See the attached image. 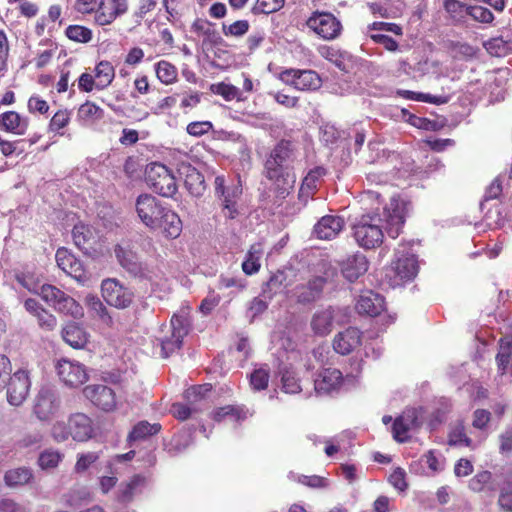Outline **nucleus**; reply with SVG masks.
<instances>
[{
	"instance_id": "21",
	"label": "nucleus",
	"mask_w": 512,
	"mask_h": 512,
	"mask_svg": "<svg viewBox=\"0 0 512 512\" xmlns=\"http://www.w3.org/2000/svg\"><path fill=\"white\" fill-rule=\"evenodd\" d=\"M127 0H103L100 10H97L95 20L99 25H108L118 16L127 12Z\"/></svg>"
},
{
	"instance_id": "53",
	"label": "nucleus",
	"mask_w": 512,
	"mask_h": 512,
	"mask_svg": "<svg viewBox=\"0 0 512 512\" xmlns=\"http://www.w3.org/2000/svg\"><path fill=\"white\" fill-rule=\"evenodd\" d=\"M284 5V0H257L255 10L263 14H270L280 10Z\"/></svg>"
},
{
	"instance_id": "59",
	"label": "nucleus",
	"mask_w": 512,
	"mask_h": 512,
	"mask_svg": "<svg viewBox=\"0 0 512 512\" xmlns=\"http://www.w3.org/2000/svg\"><path fill=\"white\" fill-rule=\"evenodd\" d=\"M103 0H77L75 9L82 14H89L100 10Z\"/></svg>"
},
{
	"instance_id": "6",
	"label": "nucleus",
	"mask_w": 512,
	"mask_h": 512,
	"mask_svg": "<svg viewBox=\"0 0 512 512\" xmlns=\"http://www.w3.org/2000/svg\"><path fill=\"white\" fill-rule=\"evenodd\" d=\"M189 332V321L184 314H174L170 321V336L159 339L162 356L167 358L170 354L179 350L183 339Z\"/></svg>"
},
{
	"instance_id": "5",
	"label": "nucleus",
	"mask_w": 512,
	"mask_h": 512,
	"mask_svg": "<svg viewBox=\"0 0 512 512\" xmlns=\"http://www.w3.org/2000/svg\"><path fill=\"white\" fill-rule=\"evenodd\" d=\"M39 295L60 313L71 315L75 318L82 315V307L71 296L56 286L50 284L42 285Z\"/></svg>"
},
{
	"instance_id": "43",
	"label": "nucleus",
	"mask_w": 512,
	"mask_h": 512,
	"mask_svg": "<svg viewBox=\"0 0 512 512\" xmlns=\"http://www.w3.org/2000/svg\"><path fill=\"white\" fill-rule=\"evenodd\" d=\"M212 390V385L205 383L203 385H196L188 388L184 397L190 404H195L206 398L207 394Z\"/></svg>"
},
{
	"instance_id": "37",
	"label": "nucleus",
	"mask_w": 512,
	"mask_h": 512,
	"mask_svg": "<svg viewBox=\"0 0 512 512\" xmlns=\"http://www.w3.org/2000/svg\"><path fill=\"white\" fill-rule=\"evenodd\" d=\"M157 78L164 84H172L177 79V68L168 61L161 60L155 65Z\"/></svg>"
},
{
	"instance_id": "13",
	"label": "nucleus",
	"mask_w": 512,
	"mask_h": 512,
	"mask_svg": "<svg viewBox=\"0 0 512 512\" xmlns=\"http://www.w3.org/2000/svg\"><path fill=\"white\" fill-rule=\"evenodd\" d=\"M59 407V396L50 388H42L36 396L33 412L40 421H50Z\"/></svg>"
},
{
	"instance_id": "15",
	"label": "nucleus",
	"mask_w": 512,
	"mask_h": 512,
	"mask_svg": "<svg viewBox=\"0 0 512 512\" xmlns=\"http://www.w3.org/2000/svg\"><path fill=\"white\" fill-rule=\"evenodd\" d=\"M55 259L58 267L67 275L80 283L88 280L86 270L82 262L77 259L67 248L61 247L56 251Z\"/></svg>"
},
{
	"instance_id": "20",
	"label": "nucleus",
	"mask_w": 512,
	"mask_h": 512,
	"mask_svg": "<svg viewBox=\"0 0 512 512\" xmlns=\"http://www.w3.org/2000/svg\"><path fill=\"white\" fill-rule=\"evenodd\" d=\"M362 334L355 327H349L337 333L333 339L334 350L341 355H348L361 345Z\"/></svg>"
},
{
	"instance_id": "28",
	"label": "nucleus",
	"mask_w": 512,
	"mask_h": 512,
	"mask_svg": "<svg viewBox=\"0 0 512 512\" xmlns=\"http://www.w3.org/2000/svg\"><path fill=\"white\" fill-rule=\"evenodd\" d=\"M29 126V119L21 117L16 111L0 114V129L15 135H24Z\"/></svg>"
},
{
	"instance_id": "1",
	"label": "nucleus",
	"mask_w": 512,
	"mask_h": 512,
	"mask_svg": "<svg viewBox=\"0 0 512 512\" xmlns=\"http://www.w3.org/2000/svg\"><path fill=\"white\" fill-rule=\"evenodd\" d=\"M383 218L377 215H363L354 224V237L357 243L365 248L372 249L383 241V225L387 234L395 239L399 236L405 222L404 207L396 199H391L390 204L384 208Z\"/></svg>"
},
{
	"instance_id": "51",
	"label": "nucleus",
	"mask_w": 512,
	"mask_h": 512,
	"mask_svg": "<svg viewBox=\"0 0 512 512\" xmlns=\"http://www.w3.org/2000/svg\"><path fill=\"white\" fill-rule=\"evenodd\" d=\"M61 460V454L58 451H44L40 454L39 465L43 469L54 468L58 465Z\"/></svg>"
},
{
	"instance_id": "16",
	"label": "nucleus",
	"mask_w": 512,
	"mask_h": 512,
	"mask_svg": "<svg viewBox=\"0 0 512 512\" xmlns=\"http://www.w3.org/2000/svg\"><path fill=\"white\" fill-rule=\"evenodd\" d=\"M56 369L61 381L69 387H78L88 379L85 367L79 362L62 359Z\"/></svg>"
},
{
	"instance_id": "34",
	"label": "nucleus",
	"mask_w": 512,
	"mask_h": 512,
	"mask_svg": "<svg viewBox=\"0 0 512 512\" xmlns=\"http://www.w3.org/2000/svg\"><path fill=\"white\" fill-rule=\"evenodd\" d=\"M63 339L73 348H82L87 342L85 333L76 325H68L64 328Z\"/></svg>"
},
{
	"instance_id": "55",
	"label": "nucleus",
	"mask_w": 512,
	"mask_h": 512,
	"mask_svg": "<svg viewBox=\"0 0 512 512\" xmlns=\"http://www.w3.org/2000/svg\"><path fill=\"white\" fill-rule=\"evenodd\" d=\"M213 420L216 422H220L226 417H231L235 420L240 418V410L234 406L227 405L224 407H220L213 412Z\"/></svg>"
},
{
	"instance_id": "58",
	"label": "nucleus",
	"mask_w": 512,
	"mask_h": 512,
	"mask_svg": "<svg viewBox=\"0 0 512 512\" xmlns=\"http://www.w3.org/2000/svg\"><path fill=\"white\" fill-rule=\"evenodd\" d=\"M213 125L209 121H197V122H191L187 126V132L188 134L192 136H202L206 133H208L210 130H212Z\"/></svg>"
},
{
	"instance_id": "24",
	"label": "nucleus",
	"mask_w": 512,
	"mask_h": 512,
	"mask_svg": "<svg viewBox=\"0 0 512 512\" xmlns=\"http://www.w3.org/2000/svg\"><path fill=\"white\" fill-rule=\"evenodd\" d=\"M359 314L375 317L384 309V298L371 290L363 292L355 306Z\"/></svg>"
},
{
	"instance_id": "30",
	"label": "nucleus",
	"mask_w": 512,
	"mask_h": 512,
	"mask_svg": "<svg viewBox=\"0 0 512 512\" xmlns=\"http://www.w3.org/2000/svg\"><path fill=\"white\" fill-rule=\"evenodd\" d=\"M77 117L83 125H93L104 117V111L95 103L87 101L79 107Z\"/></svg>"
},
{
	"instance_id": "45",
	"label": "nucleus",
	"mask_w": 512,
	"mask_h": 512,
	"mask_svg": "<svg viewBox=\"0 0 512 512\" xmlns=\"http://www.w3.org/2000/svg\"><path fill=\"white\" fill-rule=\"evenodd\" d=\"M85 304L88 310L93 313L95 316L104 319L108 316L107 308L104 306L100 298L96 295L88 294L85 297Z\"/></svg>"
},
{
	"instance_id": "35",
	"label": "nucleus",
	"mask_w": 512,
	"mask_h": 512,
	"mask_svg": "<svg viewBox=\"0 0 512 512\" xmlns=\"http://www.w3.org/2000/svg\"><path fill=\"white\" fill-rule=\"evenodd\" d=\"M321 86L319 75L313 70H299L297 89L298 90H316Z\"/></svg>"
},
{
	"instance_id": "12",
	"label": "nucleus",
	"mask_w": 512,
	"mask_h": 512,
	"mask_svg": "<svg viewBox=\"0 0 512 512\" xmlns=\"http://www.w3.org/2000/svg\"><path fill=\"white\" fill-rule=\"evenodd\" d=\"M114 254L119 265L134 277L144 276L143 264L139 261L138 255L132 250L129 240H122L114 246Z\"/></svg>"
},
{
	"instance_id": "8",
	"label": "nucleus",
	"mask_w": 512,
	"mask_h": 512,
	"mask_svg": "<svg viewBox=\"0 0 512 512\" xmlns=\"http://www.w3.org/2000/svg\"><path fill=\"white\" fill-rule=\"evenodd\" d=\"M102 297L107 304L118 309H125L131 305L134 293L122 285L115 278H107L101 283Z\"/></svg>"
},
{
	"instance_id": "3",
	"label": "nucleus",
	"mask_w": 512,
	"mask_h": 512,
	"mask_svg": "<svg viewBox=\"0 0 512 512\" xmlns=\"http://www.w3.org/2000/svg\"><path fill=\"white\" fill-rule=\"evenodd\" d=\"M297 156V144L291 140L282 139L271 150L265 161V176L279 186L282 183L280 188L282 195L288 193V188L293 186L294 176L291 171Z\"/></svg>"
},
{
	"instance_id": "7",
	"label": "nucleus",
	"mask_w": 512,
	"mask_h": 512,
	"mask_svg": "<svg viewBox=\"0 0 512 512\" xmlns=\"http://www.w3.org/2000/svg\"><path fill=\"white\" fill-rule=\"evenodd\" d=\"M307 27L324 40L337 38L342 30L340 21L331 13L315 11L306 21Z\"/></svg>"
},
{
	"instance_id": "17",
	"label": "nucleus",
	"mask_w": 512,
	"mask_h": 512,
	"mask_svg": "<svg viewBox=\"0 0 512 512\" xmlns=\"http://www.w3.org/2000/svg\"><path fill=\"white\" fill-rule=\"evenodd\" d=\"M422 422L416 409H407L394 420L392 433L393 438L400 443L408 441L409 431L417 429Z\"/></svg>"
},
{
	"instance_id": "60",
	"label": "nucleus",
	"mask_w": 512,
	"mask_h": 512,
	"mask_svg": "<svg viewBox=\"0 0 512 512\" xmlns=\"http://www.w3.org/2000/svg\"><path fill=\"white\" fill-rule=\"evenodd\" d=\"M298 481L301 484L306 485L311 488H325L328 486L327 479L324 477H321V476H317V475H312V476L301 475V476H299Z\"/></svg>"
},
{
	"instance_id": "57",
	"label": "nucleus",
	"mask_w": 512,
	"mask_h": 512,
	"mask_svg": "<svg viewBox=\"0 0 512 512\" xmlns=\"http://www.w3.org/2000/svg\"><path fill=\"white\" fill-rule=\"evenodd\" d=\"M471 439L467 437L464 427L460 426L455 428L450 434H449V444L450 445H459V446H467L469 447L471 445Z\"/></svg>"
},
{
	"instance_id": "25",
	"label": "nucleus",
	"mask_w": 512,
	"mask_h": 512,
	"mask_svg": "<svg viewBox=\"0 0 512 512\" xmlns=\"http://www.w3.org/2000/svg\"><path fill=\"white\" fill-rule=\"evenodd\" d=\"M71 437L75 441H87L93 436L92 420L83 413H75L69 417Z\"/></svg>"
},
{
	"instance_id": "42",
	"label": "nucleus",
	"mask_w": 512,
	"mask_h": 512,
	"mask_svg": "<svg viewBox=\"0 0 512 512\" xmlns=\"http://www.w3.org/2000/svg\"><path fill=\"white\" fill-rule=\"evenodd\" d=\"M65 34L70 40L79 43H88L92 39V31L81 25L68 26Z\"/></svg>"
},
{
	"instance_id": "9",
	"label": "nucleus",
	"mask_w": 512,
	"mask_h": 512,
	"mask_svg": "<svg viewBox=\"0 0 512 512\" xmlns=\"http://www.w3.org/2000/svg\"><path fill=\"white\" fill-rule=\"evenodd\" d=\"M346 315L341 309H335L332 307L316 311L310 322V327L313 333L317 336L328 335L333 328V324H343L345 322Z\"/></svg>"
},
{
	"instance_id": "62",
	"label": "nucleus",
	"mask_w": 512,
	"mask_h": 512,
	"mask_svg": "<svg viewBox=\"0 0 512 512\" xmlns=\"http://www.w3.org/2000/svg\"><path fill=\"white\" fill-rule=\"evenodd\" d=\"M265 32L262 30H257L251 33L246 39V46L248 48L249 53H253L257 48H259L265 40Z\"/></svg>"
},
{
	"instance_id": "54",
	"label": "nucleus",
	"mask_w": 512,
	"mask_h": 512,
	"mask_svg": "<svg viewBox=\"0 0 512 512\" xmlns=\"http://www.w3.org/2000/svg\"><path fill=\"white\" fill-rule=\"evenodd\" d=\"M70 121V115L66 110H59L54 114L49 123V129L53 132L59 131L68 125Z\"/></svg>"
},
{
	"instance_id": "44",
	"label": "nucleus",
	"mask_w": 512,
	"mask_h": 512,
	"mask_svg": "<svg viewBox=\"0 0 512 512\" xmlns=\"http://www.w3.org/2000/svg\"><path fill=\"white\" fill-rule=\"evenodd\" d=\"M15 279L19 285H21L23 288L27 289L29 292L39 294L40 292V285L38 279L29 272H21L17 273L15 276Z\"/></svg>"
},
{
	"instance_id": "32",
	"label": "nucleus",
	"mask_w": 512,
	"mask_h": 512,
	"mask_svg": "<svg viewBox=\"0 0 512 512\" xmlns=\"http://www.w3.org/2000/svg\"><path fill=\"white\" fill-rule=\"evenodd\" d=\"M326 174V170L323 167H315L311 169L305 176L300 188V196L306 195L307 197L313 193L317 188L318 181Z\"/></svg>"
},
{
	"instance_id": "56",
	"label": "nucleus",
	"mask_w": 512,
	"mask_h": 512,
	"mask_svg": "<svg viewBox=\"0 0 512 512\" xmlns=\"http://www.w3.org/2000/svg\"><path fill=\"white\" fill-rule=\"evenodd\" d=\"M499 443V451L501 454H512V426L506 427L499 435Z\"/></svg>"
},
{
	"instance_id": "18",
	"label": "nucleus",
	"mask_w": 512,
	"mask_h": 512,
	"mask_svg": "<svg viewBox=\"0 0 512 512\" xmlns=\"http://www.w3.org/2000/svg\"><path fill=\"white\" fill-rule=\"evenodd\" d=\"M84 396L103 411H112L116 407L115 392L102 384L88 385L83 390Z\"/></svg>"
},
{
	"instance_id": "22",
	"label": "nucleus",
	"mask_w": 512,
	"mask_h": 512,
	"mask_svg": "<svg viewBox=\"0 0 512 512\" xmlns=\"http://www.w3.org/2000/svg\"><path fill=\"white\" fill-rule=\"evenodd\" d=\"M75 245L87 255L96 251L98 236L92 228L84 224H77L72 230Z\"/></svg>"
},
{
	"instance_id": "64",
	"label": "nucleus",
	"mask_w": 512,
	"mask_h": 512,
	"mask_svg": "<svg viewBox=\"0 0 512 512\" xmlns=\"http://www.w3.org/2000/svg\"><path fill=\"white\" fill-rule=\"evenodd\" d=\"M498 504L503 510L512 511V484H508L501 490Z\"/></svg>"
},
{
	"instance_id": "4",
	"label": "nucleus",
	"mask_w": 512,
	"mask_h": 512,
	"mask_svg": "<svg viewBox=\"0 0 512 512\" xmlns=\"http://www.w3.org/2000/svg\"><path fill=\"white\" fill-rule=\"evenodd\" d=\"M145 181L150 189L163 197H172L177 191L173 173L161 163L154 162L147 165Z\"/></svg>"
},
{
	"instance_id": "61",
	"label": "nucleus",
	"mask_w": 512,
	"mask_h": 512,
	"mask_svg": "<svg viewBox=\"0 0 512 512\" xmlns=\"http://www.w3.org/2000/svg\"><path fill=\"white\" fill-rule=\"evenodd\" d=\"M35 317L39 326L45 330H53L56 326V318L44 308Z\"/></svg>"
},
{
	"instance_id": "36",
	"label": "nucleus",
	"mask_w": 512,
	"mask_h": 512,
	"mask_svg": "<svg viewBox=\"0 0 512 512\" xmlns=\"http://www.w3.org/2000/svg\"><path fill=\"white\" fill-rule=\"evenodd\" d=\"M469 488L474 492H482L485 490L495 491L496 487L492 482V474L489 471L477 473L469 481Z\"/></svg>"
},
{
	"instance_id": "31",
	"label": "nucleus",
	"mask_w": 512,
	"mask_h": 512,
	"mask_svg": "<svg viewBox=\"0 0 512 512\" xmlns=\"http://www.w3.org/2000/svg\"><path fill=\"white\" fill-rule=\"evenodd\" d=\"M115 77L113 65L108 61H101L95 68V88L98 90L108 87Z\"/></svg>"
},
{
	"instance_id": "38",
	"label": "nucleus",
	"mask_w": 512,
	"mask_h": 512,
	"mask_svg": "<svg viewBox=\"0 0 512 512\" xmlns=\"http://www.w3.org/2000/svg\"><path fill=\"white\" fill-rule=\"evenodd\" d=\"M279 373L281 375L282 388L284 392L294 394L301 391L298 378L291 368L284 366L280 369Z\"/></svg>"
},
{
	"instance_id": "40",
	"label": "nucleus",
	"mask_w": 512,
	"mask_h": 512,
	"mask_svg": "<svg viewBox=\"0 0 512 512\" xmlns=\"http://www.w3.org/2000/svg\"><path fill=\"white\" fill-rule=\"evenodd\" d=\"M31 477V471L23 467L7 471L4 479L8 486H17L26 484Z\"/></svg>"
},
{
	"instance_id": "41",
	"label": "nucleus",
	"mask_w": 512,
	"mask_h": 512,
	"mask_svg": "<svg viewBox=\"0 0 512 512\" xmlns=\"http://www.w3.org/2000/svg\"><path fill=\"white\" fill-rule=\"evenodd\" d=\"M249 27L247 20H237L231 24L222 23V33L226 37L240 38L249 31Z\"/></svg>"
},
{
	"instance_id": "50",
	"label": "nucleus",
	"mask_w": 512,
	"mask_h": 512,
	"mask_svg": "<svg viewBox=\"0 0 512 512\" xmlns=\"http://www.w3.org/2000/svg\"><path fill=\"white\" fill-rule=\"evenodd\" d=\"M99 459V454L97 452H88L79 454L77 458V462L75 464V471L78 473H82L86 471L93 463H95Z\"/></svg>"
},
{
	"instance_id": "19",
	"label": "nucleus",
	"mask_w": 512,
	"mask_h": 512,
	"mask_svg": "<svg viewBox=\"0 0 512 512\" xmlns=\"http://www.w3.org/2000/svg\"><path fill=\"white\" fill-rule=\"evenodd\" d=\"M178 172L184 179V186L195 197H200L206 190L204 176L191 164L181 163Z\"/></svg>"
},
{
	"instance_id": "10",
	"label": "nucleus",
	"mask_w": 512,
	"mask_h": 512,
	"mask_svg": "<svg viewBox=\"0 0 512 512\" xmlns=\"http://www.w3.org/2000/svg\"><path fill=\"white\" fill-rule=\"evenodd\" d=\"M214 184L215 193L222 200L224 216L229 219H234L238 214L236 202L242 194L241 186L236 184L226 186L223 176L215 177Z\"/></svg>"
},
{
	"instance_id": "29",
	"label": "nucleus",
	"mask_w": 512,
	"mask_h": 512,
	"mask_svg": "<svg viewBox=\"0 0 512 512\" xmlns=\"http://www.w3.org/2000/svg\"><path fill=\"white\" fill-rule=\"evenodd\" d=\"M146 485V478L142 475H134L129 482L119 489L118 500L122 503L131 502L134 497L140 494Z\"/></svg>"
},
{
	"instance_id": "48",
	"label": "nucleus",
	"mask_w": 512,
	"mask_h": 512,
	"mask_svg": "<svg viewBox=\"0 0 512 512\" xmlns=\"http://www.w3.org/2000/svg\"><path fill=\"white\" fill-rule=\"evenodd\" d=\"M51 436L56 442H64L71 436V430L69 423L66 424L63 421H57L51 428Z\"/></svg>"
},
{
	"instance_id": "2",
	"label": "nucleus",
	"mask_w": 512,
	"mask_h": 512,
	"mask_svg": "<svg viewBox=\"0 0 512 512\" xmlns=\"http://www.w3.org/2000/svg\"><path fill=\"white\" fill-rule=\"evenodd\" d=\"M135 210L141 223L152 231H159L167 238H177L182 231L179 216L162 201L150 194L137 197Z\"/></svg>"
},
{
	"instance_id": "49",
	"label": "nucleus",
	"mask_w": 512,
	"mask_h": 512,
	"mask_svg": "<svg viewBox=\"0 0 512 512\" xmlns=\"http://www.w3.org/2000/svg\"><path fill=\"white\" fill-rule=\"evenodd\" d=\"M468 15L482 23H490L494 19L492 12L482 6H468Z\"/></svg>"
},
{
	"instance_id": "14",
	"label": "nucleus",
	"mask_w": 512,
	"mask_h": 512,
	"mask_svg": "<svg viewBox=\"0 0 512 512\" xmlns=\"http://www.w3.org/2000/svg\"><path fill=\"white\" fill-rule=\"evenodd\" d=\"M405 248L396 251L397 260L394 263L392 271L395 274V285L402 282L413 280L418 274V261L412 253H404Z\"/></svg>"
},
{
	"instance_id": "63",
	"label": "nucleus",
	"mask_w": 512,
	"mask_h": 512,
	"mask_svg": "<svg viewBox=\"0 0 512 512\" xmlns=\"http://www.w3.org/2000/svg\"><path fill=\"white\" fill-rule=\"evenodd\" d=\"M406 473L404 469L396 468L389 477V482L399 491H404L407 488L405 481Z\"/></svg>"
},
{
	"instance_id": "39",
	"label": "nucleus",
	"mask_w": 512,
	"mask_h": 512,
	"mask_svg": "<svg viewBox=\"0 0 512 512\" xmlns=\"http://www.w3.org/2000/svg\"><path fill=\"white\" fill-rule=\"evenodd\" d=\"M444 8L454 22H463L468 16V7L458 0H446Z\"/></svg>"
},
{
	"instance_id": "52",
	"label": "nucleus",
	"mask_w": 512,
	"mask_h": 512,
	"mask_svg": "<svg viewBox=\"0 0 512 512\" xmlns=\"http://www.w3.org/2000/svg\"><path fill=\"white\" fill-rule=\"evenodd\" d=\"M284 280L285 275L283 272L273 274L267 281L266 288L263 290V293H269L268 297L271 298L272 294H276L282 288Z\"/></svg>"
},
{
	"instance_id": "26",
	"label": "nucleus",
	"mask_w": 512,
	"mask_h": 512,
	"mask_svg": "<svg viewBox=\"0 0 512 512\" xmlns=\"http://www.w3.org/2000/svg\"><path fill=\"white\" fill-rule=\"evenodd\" d=\"M368 270V261L363 254L350 255L341 263V272L350 282L355 281Z\"/></svg>"
},
{
	"instance_id": "23",
	"label": "nucleus",
	"mask_w": 512,
	"mask_h": 512,
	"mask_svg": "<svg viewBox=\"0 0 512 512\" xmlns=\"http://www.w3.org/2000/svg\"><path fill=\"white\" fill-rule=\"evenodd\" d=\"M344 219L336 215L323 216L314 226V234L319 239L330 240L336 237L344 227Z\"/></svg>"
},
{
	"instance_id": "33",
	"label": "nucleus",
	"mask_w": 512,
	"mask_h": 512,
	"mask_svg": "<svg viewBox=\"0 0 512 512\" xmlns=\"http://www.w3.org/2000/svg\"><path fill=\"white\" fill-rule=\"evenodd\" d=\"M160 429L161 425L159 423L151 424L148 421H140L129 433L128 440L131 442L145 439L146 437L157 434Z\"/></svg>"
},
{
	"instance_id": "47",
	"label": "nucleus",
	"mask_w": 512,
	"mask_h": 512,
	"mask_svg": "<svg viewBox=\"0 0 512 512\" xmlns=\"http://www.w3.org/2000/svg\"><path fill=\"white\" fill-rule=\"evenodd\" d=\"M215 93L221 95L225 100L231 101L241 99V91L234 85L219 83L215 86Z\"/></svg>"
},
{
	"instance_id": "27",
	"label": "nucleus",
	"mask_w": 512,
	"mask_h": 512,
	"mask_svg": "<svg viewBox=\"0 0 512 512\" xmlns=\"http://www.w3.org/2000/svg\"><path fill=\"white\" fill-rule=\"evenodd\" d=\"M342 381V373L338 369L323 370L314 380V387L318 394H328L336 390Z\"/></svg>"
},
{
	"instance_id": "11",
	"label": "nucleus",
	"mask_w": 512,
	"mask_h": 512,
	"mask_svg": "<svg viewBox=\"0 0 512 512\" xmlns=\"http://www.w3.org/2000/svg\"><path fill=\"white\" fill-rule=\"evenodd\" d=\"M30 386L31 382L27 371L19 369L10 375L5 386L7 387V401L9 404L13 406L21 405L29 394Z\"/></svg>"
},
{
	"instance_id": "46",
	"label": "nucleus",
	"mask_w": 512,
	"mask_h": 512,
	"mask_svg": "<svg viewBox=\"0 0 512 512\" xmlns=\"http://www.w3.org/2000/svg\"><path fill=\"white\" fill-rule=\"evenodd\" d=\"M269 370L261 367L254 370L250 376V384L255 390H263L268 386Z\"/></svg>"
}]
</instances>
